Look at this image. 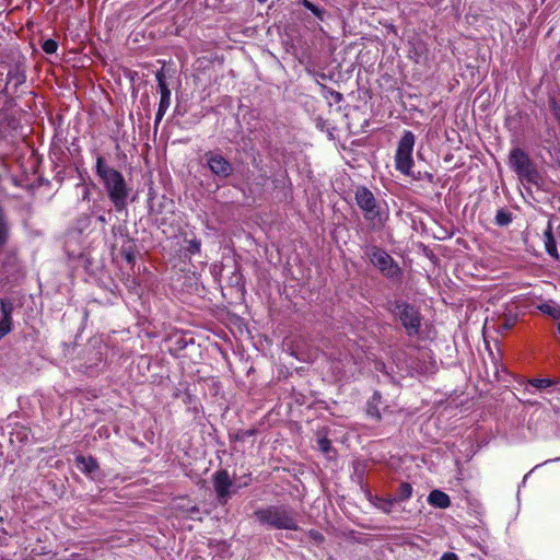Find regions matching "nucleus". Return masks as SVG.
I'll return each instance as SVG.
<instances>
[{"instance_id":"nucleus-14","label":"nucleus","mask_w":560,"mask_h":560,"mask_svg":"<svg viewBox=\"0 0 560 560\" xmlns=\"http://www.w3.org/2000/svg\"><path fill=\"white\" fill-rule=\"evenodd\" d=\"M9 237L10 223L3 210L0 209V248H2L8 243Z\"/></svg>"},{"instance_id":"nucleus-26","label":"nucleus","mask_w":560,"mask_h":560,"mask_svg":"<svg viewBox=\"0 0 560 560\" xmlns=\"http://www.w3.org/2000/svg\"><path fill=\"white\" fill-rule=\"evenodd\" d=\"M125 284L130 290L136 289L139 285L137 279L133 277H128Z\"/></svg>"},{"instance_id":"nucleus-23","label":"nucleus","mask_w":560,"mask_h":560,"mask_svg":"<svg viewBox=\"0 0 560 560\" xmlns=\"http://www.w3.org/2000/svg\"><path fill=\"white\" fill-rule=\"evenodd\" d=\"M318 447L319 450L323 452V453H328L331 445H330V441L326 438H322L318 440Z\"/></svg>"},{"instance_id":"nucleus-9","label":"nucleus","mask_w":560,"mask_h":560,"mask_svg":"<svg viewBox=\"0 0 560 560\" xmlns=\"http://www.w3.org/2000/svg\"><path fill=\"white\" fill-rule=\"evenodd\" d=\"M213 488L220 503L225 504L230 497L232 480L225 469L218 470L212 476Z\"/></svg>"},{"instance_id":"nucleus-1","label":"nucleus","mask_w":560,"mask_h":560,"mask_svg":"<svg viewBox=\"0 0 560 560\" xmlns=\"http://www.w3.org/2000/svg\"><path fill=\"white\" fill-rule=\"evenodd\" d=\"M96 175L101 178L107 190L110 201L117 211L125 209L128 198V188L120 172L109 166L104 156H96Z\"/></svg>"},{"instance_id":"nucleus-3","label":"nucleus","mask_w":560,"mask_h":560,"mask_svg":"<svg viewBox=\"0 0 560 560\" xmlns=\"http://www.w3.org/2000/svg\"><path fill=\"white\" fill-rule=\"evenodd\" d=\"M354 199L369 228L371 230L382 229L388 218V213L384 205L375 198L373 192L364 186L358 187Z\"/></svg>"},{"instance_id":"nucleus-25","label":"nucleus","mask_w":560,"mask_h":560,"mask_svg":"<svg viewBox=\"0 0 560 560\" xmlns=\"http://www.w3.org/2000/svg\"><path fill=\"white\" fill-rule=\"evenodd\" d=\"M200 247H201V244L199 241L197 240H192L189 242V252L195 254V253H198L200 250Z\"/></svg>"},{"instance_id":"nucleus-20","label":"nucleus","mask_w":560,"mask_h":560,"mask_svg":"<svg viewBox=\"0 0 560 560\" xmlns=\"http://www.w3.org/2000/svg\"><path fill=\"white\" fill-rule=\"evenodd\" d=\"M42 48L46 54H55L57 51L58 44L54 39H46L43 43Z\"/></svg>"},{"instance_id":"nucleus-8","label":"nucleus","mask_w":560,"mask_h":560,"mask_svg":"<svg viewBox=\"0 0 560 560\" xmlns=\"http://www.w3.org/2000/svg\"><path fill=\"white\" fill-rule=\"evenodd\" d=\"M205 159L215 176L226 178L233 173V165L221 153L209 151L205 154Z\"/></svg>"},{"instance_id":"nucleus-15","label":"nucleus","mask_w":560,"mask_h":560,"mask_svg":"<svg viewBox=\"0 0 560 560\" xmlns=\"http://www.w3.org/2000/svg\"><path fill=\"white\" fill-rule=\"evenodd\" d=\"M538 310L553 319H560V305L553 301L539 304Z\"/></svg>"},{"instance_id":"nucleus-16","label":"nucleus","mask_w":560,"mask_h":560,"mask_svg":"<svg viewBox=\"0 0 560 560\" xmlns=\"http://www.w3.org/2000/svg\"><path fill=\"white\" fill-rule=\"evenodd\" d=\"M528 384L535 388L545 389L557 384V381L551 378H532L528 381Z\"/></svg>"},{"instance_id":"nucleus-18","label":"nucleus","mask_w":560,"mask_h":560,"mask_svg":"<svg viewBox=\"0 0 560 560\" xmlns=\"http://www.w3.org/2000/svg\"><path fill=\"white\" fill-rule=\"evenodd\" d=\"M412 494V487L408 482H402L398 488V499L405 501Z\"/></svg>"},{"instance_id":"nucleus-5","label":"nucleus","mask_w":560,"mask_h":560,"mask_svg":"<svg viewBox=\"0 0 560 560\" xmlns=\"http://www.w3.org/2000/svg\"><path fill=\"white\" fill-rule=\"evenodd\" d=\"M389 311L400 320L409 336L419 332L421 315L415 306L404 301H395L390 303Z\"/></svg>"},{"instance_id":"nucleus-36","label":"nucleus","mask_w":560,"mask_h":560,"mask_svg":"<svg viewBox=\"0 0 560 560\" xmlns=\"http://www.w3.org/2000/svg\"><path fill=\"white\" fill-rule=\"evenodd\" d=\"M410 176H412L413 179H418V177L416 175L411 174Z\"/></svg>"},{"instance_id":"nucleus-22","label":"nucleus","mask_w":560,"mask_h":560,"mask_svg":"<svg viewBox=\"0 0 560 560\" xmlns=\"http://www.w3.org/2000/svg\"><path fill=\"white\" fill-rule=\"evenodd\" d=\"M549 238H550V241L546 244L547 252L550 256L558 258L559 255H558V250H557L555 241L552 240L551 236H549Z\"/></svg>"},{"instance_id":"nucleus-6","label":"nucleus","mask_w":560,"mask_h":560,"mask_svg":"<svg viewBox=\"0 0 560 560\" xmlns=\"http://www.w3.org/2000/svg\"><path fill=\"white\" fill-rule=\"evenodd\" d=\"M415 141V135L411 131L406 130L398 142L395 154V166L397 171L405 175H411Z\"/></svg>"},{"instance_id":"nucleus-11","label":"nucleus","mask_w":560,"mask_h":560,"mask_svg":"<svg viewBox=\"0 0 560 560\" xmlns=\"http://www.w3.org/2000/svg\"><path fill=\"white\" fill-rule=\"evenodd\" d=\"M155 78L161 93L159 108L167 110L171 105V90L165 82V75L162 71L156 72Z\"/></svg>"},{"instance_id":"nucleus-19","label":"nucleus","mask_w":560,"mask_h":560,"mask_svg":"<svg viewBox=\"0 0 560 560\" xmlns=\"http://www.w3.org/2000/svg\"><path fill=\"white\" fill-rule=\"evenodd\" d=\"M511 221H512V217H511L510 212H508L503 209H500L497 211L495 222L499 225H508Z\"/></svg>"},{"instance_id":"nucleus-13","label":"nucleus","mask_w":560,"mask_h":560,"mask_svg":"<svg viewBox=\"0 0 560 560\" xmlns=\"http://www.w3.org/2000/svg\"><path fill=\"white\" fill-rule=\"evenodd\" d=\"M75 464L78 469L84 474H92L98 468V465L93 457H85L82 455L75 458Z\"/></svg>"},{"instance_id":"nucleus-35","label":"nucleus","mask_w":560,"mask_h":560,"mask_svg":"<svg viewBox=\"0 0 560 560\" xmlns=\"http://www.w3.org/2000/svg\"><path fill=\"white\" fill-rule=\"evenodd\" d=\"M410 176H412L413 179H418V177L416 175L411 174Z\"/></svg>"},{"instance_id":"nucleus-17","label":"nucleus","mask_w":560,"mask_h":560,"mask_svg":"<svg viewBox=\"0 0 560 560\" xmlns=\"http://www.w3.org/2000/svg\"><path fill=\"white\" fill-rule=\"evenodd\" d=\"M8 83H13L15 86L24 83L25 75L19 70H12L8 72L7 75Z\"/></svg>"},{"instance_id":"nucleus-30","label":"nucleus","mask_w":560,"mask_h":560,"mask_svg":"<svg viewBox=\"0 0 560 560\" xmlns=\"http://www.w3.org/2000/svg\"><path fill=\"white\" fill-rule=\"evenodd\" d=\"M329 94L334 97L336 102H340L342 100V94L339 92L330 90Z\"/></svg>"},{"instance_id":"nucleus-29","label":"nucleus","mask_w":560,"mask_h":560,"mask_svg":"<svg viewBox=\"0 0 560 560\" xmlns=\"http://www.w3.org/2000/svg\"><path fill=\"white\" fill-rule=\"evenodd\" d=\"M124 258L129 262L132 264L135 260V255L132 252H124Z\"/></svg>"},{"instance_id":"nucleus-28","label":"nucleus","mask_w":560,"mask_h":560,"mask_svg":"<svg viewBox=\"0 0 560 560\" xmlns=\"http://www.w3.org/2000/svg\"><path fill=\"white\" fill-rule=\"evenodd\" d=\"M440 560H458V557L454 552H445Z\"/></svg>"},{"instance_id":"nucleus-34","label":"nucleus","mask_w":560,"mask_h":560,"mask_svg":"<svg viewBox=\"0 0 560 560\" xmlns=\"http://www.w3.org/2000/svg\"><path fill=\"white\" fill-rule=\"evenodd\" d=\"M259 3H265L267 0H257Z\"/></svg>"},{"instance_id":"nucleus-32","label":"nucleus","mask_w":560,"mask_h":560,"mask_svg":"<svg viewBox=\"0 0 560 560\" xmlns=\"http://www.w3.org/2000/svg\"><path fill=\"white\" fill-rule=\"evenodd\" d=\"M428 4L430 5H436L441 2V0H427Z\"/></svg>"},{"instance_id":"nucleus-4","label":"nucleus","mask_w":560,"mask_h":560,"mask_svg":"<svg viewBox=\"0 0 560 560\" xmlns=\"http://www.w3.org/2000/svg\"><path fill=\"white\" fill-rule=\"evenodd\" d=\"M509 164L522 180H526L532 184H536L538 182L539 174L524 150L520 148L513 149L509 155Z\"/></svg>"},{"instance_id":"nucleus-24","label":"nucleus","mask_w":560,"mask_h":560,"mask_svg":"<svg viewBox=\"0 0 560 560\" xmlns=\"http://www.w3.org/2000/svg\"><path fill=\"white\" fill-rule=\"evenodd\" d=\"M515 324V319L514 318H504V322L502 324L501 327H499V331L501 330H509L511 329Z\"/></svg>"},{"instance_id":"nucleus-27","label":"nucleus","mask_w":560,"mask_h":560,"mask_svg":"<svg viewBox=\"0 0 560 560\" xmlns=\"http://www.w3.org/2000/svg\"><path fill=\"white\" fill-rule=\"evenodd\" d=\"M166 110L165 109H162V108H158V112L155 114V124L158 125L162 118L164 117Z\"/></svg>"},{"instance_id":"nucleus-2","label":"nucleus","mask_w":560,"mask_h":560,"mask_svg":"<svg viewBox=\"0 0 560 560\" xmlns=\"http://www.w3.org/2000/svg\"><path fill=\"white\" fill-rule=\"evenodd\" d=\"M257 521L271 529L298 530L296 513L285 505H269L254 512Z\"/></svg>"},{"instance_id":"nucleus-7","label":"nucleus","mask_w":560,"mask_h":560,"mask_svg":"<svg viewBox=\"0 0 560 560\" xmlns=\"http://www.w3.org/2000/svg\"><path fill=\"white\" fill-rule=\"evenodd\" d=\"M366 255L383 276L390 279H398L400 277L401 270L399 266L384 249L377 246H371L368 248Z\"/></svg>"},{"instance_id":"nucleus-21","label":"nucleus","mask_w":560,"mask_h":560,"mask_svg":"<svg viewBox=\"0 0 560 560\" xmlns=\"http://www.w3.org/2000/svg\"><path fill=\"white\" fill-rule=\"evenodd\" d=\"M302 4L304 5V8L310 10L313 14H315L318 18H322L323 11L318 7H316L314 3H312L308 0H303Z\"/></svg>"},{"instance_id":"nucleus-10","label":"nucleus","mask_w":560,"mask_h":560,"mask_svg":"<svg viewBox=\"0 0 560 560\" xmlns=\"http://www.w3.org/2000/svg\"><path fill=\"white\" fill-rule=\"evenodd\" d=\"M0 310H1V318H0V340L5 337L12 330V313H13V303L9 300L0 299Z\"/></svg>"},{"instance_id":"nucleus-12","label":"nucleus","mask_w":560,"mask_h":560,"mask_svg":"<svg viewBox=\"0 0 560 560\" xmlns=\"http://www.w3.org/2000/svg\"><path fill=\"white\" fill-rule=\"evenodd\" d=\"M428 503L434 508L446 509L451 505V499L445 492L433 490L428 495Z\"/></svg>"},{"instance_id":"nucleus-33","label":"nucleus","mask_w":560,"mask_h":560,"mask_svg":"<svg viewBox=\"0 0 560 560\" xmlns=\"http://www.w3.org/2000/svg\"><path fill=\"white\" fill-rule=\"evenodd\" d=\"M254 434H255V431H254V430H248V431H246V432L244 433V435H246V436H252V435H254Z\"/></svg>"},{"instance_id":"nucleus-31","label":"nucleus","mask_w":560,"mask_h":560,"mask_svg":"<svg viewBox=\"0 0 560 560\" xmlns=\"http://www.w3.org/2000/svg\"><path fill=\"white\" fill-rule=\"evenodd\" d=\"M311 536L315 539H323V536L317 532H311Z\"/></svg>"}]
</instances>
